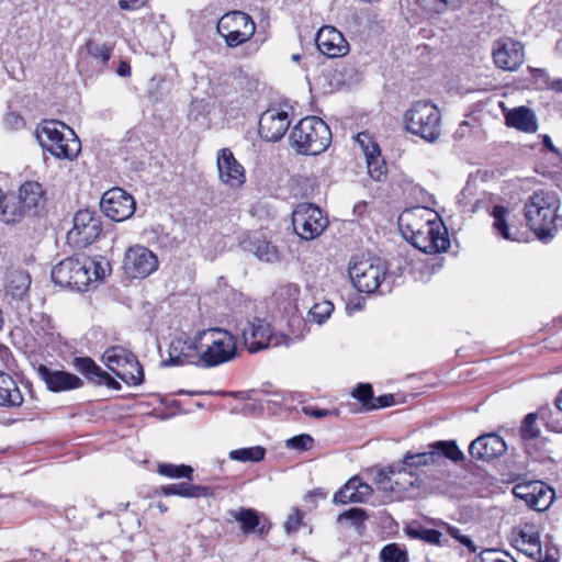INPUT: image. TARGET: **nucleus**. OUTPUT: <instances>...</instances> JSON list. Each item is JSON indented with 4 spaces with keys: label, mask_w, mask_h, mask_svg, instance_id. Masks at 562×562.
Here are the masks:
<instances>
[{
    "label": "nucleus",
    "mask_w": 562,
    "mask_h": 562,
    "mask_svg": "<svg viewBox=\"0 0 562 562\" xmlns=\"http://www.w3.org/2000/svg\"><path fill=\"white\" fill-rule=\"evenodd\" d=\"M560 199L553 191H535L524 206L525 220L539 240L548 241L553 238L559 222Z\"/></svg>",
    "instance_id": "obj_1"
},
{
    "label": "nucleus",
    "mask_w": 562,
    "mask_h": 562,
    "mask_svg": "<svg viewBox=\"0 0 562 562\" xmlns=\"http://www.w3.org/2000/svg\"><path fill=\"white\" fill-rule=\"evenodd\" d=\"M445 457L453 462H459L464 459L463 452L458 448L456 441H435L428 445V450L424 452H406L403 459L390 465V472L393 474L408 475L407 481L409 486H415L413 480L416 475L415 470L422 467H429L437 464L441 458Z\"/></svg>",
    "instance_id": "obj_2"
},
{
    "label": "nucleus",
    "mask_w": 562,
    "mask_h": 562,
    "mask_svg": "<svg viewBox=\"0 0 562 562\" xmlns=\"http://www.w3.org/2000/svg\"><path fill=\"white\" fill-rule=\"evenodd\" d=\"M36 138L44 150L57 159L75 160L81 143L75 132L63 122L43 121L36 128Z\"/></svg>",
    "instance_id": "obj_3"
},
{
    "label": "nucleus",
    "mask_w": 562,
    "mask_h": 562,
    "mask_svg": "<svg viewBox=\"0 0 562 562\" xmlns=\"http://www.w3.org/2000/svg\"><path fill=\"white\" fill-rule=\"evenodd\" d=\"M412 212L400 217L403 236L425 254H437L447 250L450 245L446 227L434 221H411Z\"/></svg>",
    "instance_id": "obj_4"
},
{
    "label": "nucleus",
    "mask_w": 562,
    "mask_h": 562,
    "mask_svg": "<svg viewBox=\"0 0 562 562\" xmlns=\"http://www.w3.org/2000/svg\"><path fill=\"white\" fill-rule=\"evenodd\" d=\"M331 140L328 125L317 116L302 119L290 134L291 146L302 155H318Z\"/></svg>",
    "instance_id": "obj_5"
},
{
    "label": "nucleus",
    "mask_w": 562,
    "mask_h": 562,
    "mask_svg": "<svg viewBox=\"0 0 562 562\" xmlns=\"http://www.w3.org/2000/svg\"><path fill=\"white\" fill-rule=\"evenodd\" d=\"M405 130L428 143H435L441 134V114L436 104L428 100H419L405 111L403 115Z\"/></svg>",
    "instance_id": "obj_6"
},
{
    "label": "nucleus",
    "mask_w": 562,
    "mask_h": 562,
    "mask_svg": "<svg viewBox=\"0 0 562 562\" xmlns=\"http://www.w3.org/2000/svg\"><path fill=\"white\" fill-rule=\"evenodd\" d=\"M201 366L212 368L231 361L236 355L235 337L225 329L209 328L198 334Z\"/></svg>",
    "instance_id": "obj_7"
},
{
    "label": "nucleus",
    "mask_w": 562,
    "mask_h": 562,
    "mask_svg": "<svg viewBox=\"0 0 562 562\" xmlns=\"http://www.w3.org/2000/svg\"><path fill=\"white\" fill-rule=\"evenodd\" d=\"M348 273L358 291L373 293L385 280L387 266L378 257L353 256L349 261Z\"/></svg>",
    "instance_id": "obj_8"
},
{
    "label": "nucleus",
    "mask_w": 562,
    "mask_h": 562,
    "mask_svg": "<svg viewBox=\"0 0 562 562\" xmlns=\"http://www.w3.org/2000/svg\"><path fill=\"white\" fill-rule=\"evenodd\" d=\"M105 367L127 385H139L144 380L140 363L130 350L114 346L102 356Z\"/></svg>",
    "instance_id": "obj_9"
},
{
    "label": "nucleus",
    "mask_w": 562,
    "mask_h": 562,
    "mask_svg": "<svg viewBox=\"0 0 562 562\" xmlns=\"http://www.w3.org/2000/svg\"><path fill=\"white\" fill-rule=\"evenodd\" d=\"M292 225L300 238L313 240L327 228L328 218L318 206L300 203L292 212Z\"/></svg>",
    "instance_id": "obj_10"
},
{
    "label": "nucleus",
    "mask_w": 562,
    "mask_h": 562,
    "mask_svg": "<svg viewBox=\"0 0 562 562\" xmlns=\"http://www.w3.org/2000/svg\"><path fill=\"white\" fill-rule=\"evenodd\" d=\"M102 232V222L95 211L79 210L72 220V228L67 233V243L76 248L83 249L91 245Z\"/></svg>",
    "instance_id": "obj_11"
},
{
    "label": "nucleus",
    "mask_w": 562,
    "mask_h": 562,
    "mask_svg": "<svg viewBox=\"0 0 562 562\" xmlns=\"http://www.w3.org/2000/svg\"><path fill=\"white\" fill-rule=\"evenodd\" d=\"M216 29L229 47H236L251 38L256 25L247 13L233 11L218 20Z\"/></svg>",
    "instance_id": "obj_12"
},
{
    "label": "nucleus",
    "mask_w": 562,
    "mask_h": 562,
    "mask_svg": "<svg viewBox=\"0 0 562 562\" xmlns=\"http://www.w3.org/2000/svg\"><path fill=\"white\" fill-rule=\"evenodd\" d=\"M82 258L69 257L57 263L52 270V280L55 284L76 291H86L89 277Z\"/></svg>",
    "instance_id": "obj_13"
},
{
    "label": "nucleus",
    "mask_w": 562,
    "mask_h": 562,
    "mask_svg": "<svg viewBox=\"0 0 562 562\" xmlns=\"http://www.w3.org/2000/svg\"><path fill=\"white\" fill-rule=\"evenodd\" d=\"M158 266L156 254L142 245L131 246L123 258L125 274L134 279L147 278L158 269Z\"/></svg>",
    "instance_id": "obj_14"
},
{
    "label": "nucleus",
    "mask_w": 562,
    "mask_h": 562,
    "mask_svg": "<svg viewBox=\"0 0 562 562\" xmlns=\"http://www.w3.org/2000/svg\"><path fill=\"white\" fill-rule=\"evenodd\" d=\"M100 206L105 216L114 222H123L134 214L136 203L125 190L113 188L102 195Z\"/></svg>",
    "instance_id": "obj_15"
},
{
    "label": "nucleus",
    "mask_w": 562,
    "mask_h": 562,
    "mask_svg": "<svg viewBox=\"0 0 562 562\" xmlns=\"http://www.w3.org/2000/svg\"><path fill=\"white\" fill-rule=\"evenodd\" d=\"M493 59L495 65L503 70L514 71L525 60V49L520 42L510 37H503L493 45Z\"/></svg>",
    "instance_id": "obj_16"
},
{
    "label": "nucleus",
    "mask_w": 562,
    "mask_h": 562,
    "mask_svg": "<svg viewBox=\"0 0 562 562\" xmlns=\"http://www.w3.org/2000/svg\"><path fill=\"white\" fill-rule=\"evenodd\" d=\"M244 344L249 352H257L269 346L280 344L277 337H273L270 324L260 318L248 322L243 329Z\"/></svg>",
    "instance_id": "obj_17"
},
{
    "label": "nucleus",
    "mask_w": 562,
    "mask_h": 562,
    "mask_svg": "<svg viewBox=\"0 0 562 562\" xmlns=\"http://www.w3.org/2000/svg\"><path fill=\"white\" fill-rule=\"evenodd\" d=\"M168 355V359L162 361L164 366H201L198 335L194 340L173 339L169 345Z\"/></svg>",
    "instance_id": "obj_18"
},
{
    "label": "nucleus",
    "mask_w": 562,
    "mask_h": 562,
    "mask_svg": "<svg viewBox=\"0 0 562 562\" xmlns=\"http://www.w3.org/2000/svg\"><path fill=\"white\" fill-rule=\"evenodd\" d=\"M216 166L218 178L224 184L236 189L245 183V169L229 148H222L217 151Z\"/></svg>",
    "instance_id": "obj_19"
},
{
    "label": "nucleus",
    "mask_w": 562,
    "mask_h": 562,
    "mask_svg": "<svg viewBox=\"0 0 562 562\" xmlns=\"http://www.w3.org/2000/svg\"><path fill=\"white\" fill-rule=\"evenodd\" d=\"M38 378L45 383L48 391L53 393L68 392L80 389L83 381L76 374L64 370L50 369L41 364L36 369Z\"/></svg>",
    "instance_id": "obj_20"
},
{
    "label": "nucleus",
    "mask_w": 562,
    "mask_h": 562,
    "mask_svg": "<svg viewBox=\"0 0 562 562\" xmlns=\"http://www.w3.org/2000/svg\"><path fill=\"white\" fill-rule=\"evenodd\" d=\"M290 119L286 111L268 109L259 120V134L268 142L281 139L290 127Z\"/></svg>",
    "instance_id": "obj_21"
},
{
    "label": "nucleus",
    "mask_w": 562,
    "mask_h": 562,
    "mask_svg": "<svg viewBox=\"0 0 562 562\" xmlns=\"http://www.w3.org/2000/svg\"><path fill=\"white\" fill-rule=\"evenodd\" d=\"M315 43L318 50L328 58H338L347 55L349 44L344 35L334 26L325 25L316 34Z\"/></svg>",
    "instance_id": "obj_22"
},
{
    "label": "nucleus",
    "mask_w": 562,
    "mask_h": 562,
    "mask_svg": "<svg viewBox=\"0 0 562 562\" xmlns=\"http://www.w3.org/2000/svg\"><path fill=\"white\" fill-rule=\"evenodd\" d=\"M506 449V442L501 436L486 434L470 443L469 453L472 459L488 462L503 456Z\"/></svg>",
    "instance_id": "obj_23"
},
{
    "label": "nucleus",
    "mask_w": 562,
    "mask_h": 562,
    "mask_svg": "<svg viewBox=\"0 0 562 562\" xmlns=\"http://www.w3.org/2000/svg\"><path fill=\"white\" fill-rule=\"evenodd\" d=\"M227 515L239 524L240 530L245 533H256L263 538L268 535L271 524L257 510L252 508L239 507L238 509H229Z\"/></svg>",
    "instance_id": "obj_24"
},
{
    "label": "nucleus",
    "mask_w": 562,
    "mask_h": 562,
    "mask_svg": "<svg viewBox=\"0 0 562 562\" xmlns=\"http://www.w3.org/2000/svg\"><path fill=\"white\" fill-rule=\"evenodd\" d=\"M372 493L369 484L359 476H352L335 493L333 501L336 504L366 503Z\"/></svg>",
    "instance_id": "obj_25"
},
{
    "label": "nucleus",
    "mask_w": 562,
    "mask_h": 562,
    "mask_svg": "<svg viewBox=\"0 0 562 562\" xmlns=\"http://www.w3.org/2000/svg\"><path fill=\"white\" fill-rule=\"evenodd\" d=\"M515 547L532 559L541 558V542L540 533L532 525H525L519 529L514 538ZM539 562H555L554 559L549 557Z\"/></svg>",
    "instance_id": "obj_26"
},
{
    "label": "nucleus",
    "mask_w": 562,
    "mask_h": 562,
    "mask_svg": "<svg viewBox=\"0 0 562 562\" xmlns=\"http://www.w3.org/2000/svg\"><path fill=\"white\" fill-rule=\"evenodd\" d=\"M74 367L95 384L106 385L112 390H121V384L89 357H76Z\"/></svg>",
    "instance_id": "obj_27"
},
{
    "label": "nucleus",
    "mask_w": 562,
    "mask_h": 562,
    "mask_svg": "<svg viewBox=\"0 0 562 562\" xmlns=\"http://www.w3.org/2000/svg\"><path fill=\"white\" fill-rule=\"evenodd\" d=\"M156 494L162 496H179L183 498H209L214 497V488L207 485H198L190 482L172 483L161 485Z\"/></svg>",
    "instance_id": "obj_28"
},
{
    "label": "nucleus",
    "mask_w": 562,
    "mask_h": 562,
    "mask_svg": "<svg viewBox=\"0 0 562 562\" xmlns=\"http://www.w3.org/2000/svg\"><path fill=\"white\" fill-rule=\"evenodd\" d=\"M506 125L525 133H535L538 128L533 112L527 106H518L505 114Z\"/></svg>",
    "instance_id": "obj_29"
},
{
    "label": "nucleus",
    "mask_w": 562,
    "mask_h": 562,
    "mask_svg": "<svg viewBox=\"0 0 562 562\" xmlns=\"http://www.w3.org/2000/svg\"><path fill=\"white\" fill-rule=\"evenodd\" d=\"M23 404V395L16 381L3 371H0V406L20 407Z\"/></svg>",
    "instance_id": "obj_30"
},
{
    "label": "nucleus",
    "mask_w": 562,
    "mask_h": 562,
    "mask_svg": "<svg viewBox=\"0 0 562 562\" xmlns=\"http://www.w3.org/2000/svg\"><path fill=\"white\" fill-rule=\"evenodd\" d=\"M25 212L20 198L14 192L2 194L0 198V221L5 224L20 222Z\"/></svg>",
    "instance_id": "obj_31"
},
{
    "label": "nucleus",
    "mask_w": 562,
    "mask_h": 562,
    "mask_svg": "<svg viewBox=\"0 0 562 562\" xmlns=\"http://www.w3.org/2000/svg\"><path fill=\"white\" fill-rule=\"evenodd\" d=\"M16 195L20 198L25 213L37 209L44 200L42 186L35 181L22 184Z\"/></svg>",
    "instance_id": "obj_32"
},
{
    "label": "nucleus",
    "mask_w": 562,
    "mask_h": 562,
    "mask_svg": "<svg viewBox=\"0 0 562 562\" xmlns=\"http://www.w3.org/2000/svg\"><path fill=\"white\" fill-rule=\"evenodd\" d=\"M539 486L535 492H530L529 497L526 499V505L537 512L548 509L554 501L555 493L553 488L542 481H538Z\"/></svg>",
    "instance_id": "obj_33"
},
{
    "label": "nucleus",
    "mask_w": 562,
    "mask_h": 562,
    "mask_svg": "<svg viewBox=\"0 0 562 562\" xmlns=\"http://www.w3.org/2000/svg\"><path fill=\"white\" fill-rule=\"evenodd\" d=\"M273 295L279 307L285 313H293L297 310V300L300 295V286L297 284H282L277 289Z\"/></svg>",
    "instance_id": "obj_34"
},
{
    "label": "nucleus",
    "mask_w": 562,
    "mask_h": 562,
    "mask_svg": "<svg viewBox=\"0 0 562 562\" xmlns=\"http://www.w3.org/2000/svg\"><path fill=\"white\" fill-rule=\"evenodd\" d=\"M247 248L261 261L276 262L279 259L277 247L266 239L252 238L248 241Z\"/></svg>",
    "instance_id": "obj_35"
},
{
    "label": "nucleus",
    "mask_w": 562,
    "mask_h": 562,
    "mask_svg": "<svg viewBox=\"0 0 562 562\" xmlns=\"http://www.w3.org/2000/svg\"><path fill=\"white\" fill-rule=\"evenodd\" d=\"M370 154L366 156L368 173L375 181H382L386 176V166L381 157L379 145H370Z\"/></svg>",
    "instance_id": "obj_36"
},
{
    "label": "nucleus",
    "mask_w": 562,
    "mask_h": 562,
    "mask_svg": "<svg viewBox=\"0 0 562 562\" xmlns=\"http://www.w3.org/2000/svg\"><path fill=\"white\" fill-rule=\"evenodd\" d=\"M82 263H85V269L87 270V274L89 277V284L92 281L103 280L111 272V266L109 260L103 257L99 258H89L83 257Z\"/></svg>",
    "instance_id": "obj_37"
},
{
    "label": "nucleus",
    "mask_w": 562,
    "mask_h": 562,
    "mask_svg": "<svg viewBox=\"0 0 562 562\" xmlns=\"http://www.w3.org/2000/svg\"><path fill=\"white\" fill-rule=\"evenodd\" d=\"M30 285V274L26 271L16 270L10 274L7 291L13 299H22L27 293Z\"/></svg>",
    "instance_id": "obj_38"
},
{
    "label": "nucleus",
    "mask_w": 562,
    "mask_h": 562,
    "mask_svg": "<svg viewBox=\"0 0 562 562\" xmlns=\"http://www.w3.org/2000/svg\"><path fill=\"white\" fill-rule=\"evenodd\" d=\"M401 474H393L390 472V465L376 474L375 482L379 485V488L384 492H402L408 488V483L401 482L398 479H394V476H400Z\"/></svg>",
    "instance_id": "obj_39"
},
{
    "label": "nucleus",
    "mask_w": 562,
    "mask_h": 562,
    "mask_svg": "<svg viewBox=\"0 0 562 562\" xmlns=\"http://www.w3.org/2000/svg\"><path fill=\"white\" fill-rule=\"evenodd\" d=\"M193 468L187 464L158 463L157 473L168 479H187L192 481Z\"/></svg>",
    "instance_id": "obj_40"
},
{
    "label": "nucleus",
    "mask_w": 562,
    "mask_h": 562,
    "mask_svg": "<svg viewBox=\"0 0 562 562\" xmlns=\"http://www.w3.org/2000/svg\"><path fill=\"white\" fill-rule=\"evenodd\" d=\"M265 456L266 449L261 446L235 449L228 453L231 460L239 462H259Z\"/></svg>",
    "instance_id": "obj_41"
},
{
    "label": "nucleus",
    "mask_w": 562,
    "mask_h": 562,
    "mask_svg": "<svg viewBox=\"0 0 562 562\" xmlns=\"http://www.w3.org/2000/svg\"><path fill=\"white\" fill-rule=\"evenodd\" d=\"M508 210L502 205H496L493 207L492 216L494 218L493 227L503 238L507 240H515L516 238L510 234L508 225H507V216Z\"/></svg>",
    "instance_id": "obj_42"
},
{
    "label": "nucleus",
    "mask_w": 562,
    "mask_h": 562,
    "mask_svg": "<svg viewBox=\"0 0 562 562\" xmlns=\"http://www.w3.org/2000/svg\"><path fill=\"white\" fill-rule=\"evenodd\" d=\"M411 538L423 540L430 544H440L442 533L436 529L425 528L423 526L411 527L407 530Z\"/></svg>",
    "instance_id": "obj_43"
},
{
    "label": "nucleus",
    "mask_w": 562,
    "mask_h": 562,
    "mask_svg": "<svg viewBox=\"0 0 562 562\" xmlns=\"http://www.w3.org/2000/svg\"><path fill=\"white\" fill-rule=\"evenodd\" d=\"M333 311L334 305L329 301L316 303L310 308L307 319L311 323L321 325L330 316Z\"/></svg>",
    "instance_id": "obj_44"
},
{
    "label": "nucleus",
    "mask_w": 562,
    "mask_h": 562,
    "mask_svg": "<svg viewBox=\"0 0 562 562\" xmlns=\"http://www.w3.org/2000/svg\"><path fill=\"white\" fill-rule=\"evenodd\" d=\"M381 562H408L407 552L397 543H390L383 547L380 552Z\"/></svg>",
    "instance_id": "obj_45"
},
{
    "label": "nucleus",
    "mask_w": 562,
    "mask_h": 562,
    "mask_svg": "<svg viewBox=\"0 0 562 562\" xmlns=\"http://www.w3.org/2000/svg\"><path fill=\"white\" fill-rule=\"evenodd\" d=\"M520 437L522 440H532L539 437L540 429L537 426V414L536 413H529L524 418L520 429Z\"/></svg>",
    "instance_id": "obj_46"
},
{
    "label": "nucleus",
    "mask_w": 562,
    "mask_h": 562,
    "mask_svg": "<svg viewBox=\"0 0 562 562\" xmlns=\"http://www.w3.org/2000/svg\"><path fill=\"white\" fill-rule=\"evenodd\" d=\"M456 0H416L417 5L428 14H440L454 4Z\"/></svg>",
    "instance_id": "obj_47"
},
{
    "label": "nucleus",
    "mask_w": 562,
    "mask_h": 562,
    "mask_svg": "<svg viewBox=\"0 0 562 562\" xmlns=\"http://www.w3.org/2000/svg\"><path fill=\"white\" fill-rule=\"evenodd\" d=\"M314 438L311 435L301 434L289 438L285 441V447L297 451H307L314 447Z\"/></svg>",
    "instance_id": "obj_48"
},
{
    "label": "nucleus",
    "mask_w": 562,
    "mask_h": 562,
    "mask_svg": "<svg viewBox=\"0 0 562 562\" xmlns=\"http://www.w3.org/2000/svg\"><path fill=\"white\" fill-rule=\"evenodd\" d=\"M351 394L355 398H357L361 403L363 411L369 412L368 406L371 405L373 397H374L371 384L360 383L352 391Z\"/></svg>",
    "instance_id": "obj_49"
},
{
    "label": "nucleus",
    "mask_w": 562,
    "mask_h": 562,
    "mask_svg": "<svg viewBox=\"0 0 562 562\" xmlns=\"http://www.w3.org/2000/svg\"><path fill=\"white\" fill-rule=\"evenodd\" d=\"M368 518V515L364 509L362 508H350L337 517L338 522H342L345 520H348L351 522L352 526L358 527L360 526L366 519Z\"/></svg>",
    "instance_id": "obj_50"
},
{
    "label": "nucleus",
    "mask_w": 562,
    "mask_h": 562,
    "mask_svg": "<svg viewBox=\"0 0 562 562\" xmlns=\"http://www.w3.org/2000/svg\"><path fill=\"white\" fill-rule=\"evenodd\" d=\"M87 49L92 57L101 59L102 64H106L111 57L112 50L105 44L89 42L87 44Z\"/></svg>",
    "instance_id": "obj_51"
},
{
    "label": "nucleus",
    "mask_w": 562,
    "mask_h": 562,
    "mask_svg": "<svg viewBox=\"0 0 562 562\" xmlns=\"http://www.w3.org/2000/svg\"><path fill=\"white\" fill-rule=\"evenodd\" d=\"M303 513L299 508H293L289 514L285 522L284 530L288 535L294 533L303 524Z\"/></svg>",
    "instance_id": "obj_52"
},
{
    "label": "nucleus",
    "mask_w": 562,
    "mask_h": 562,
    "mask_svg": "<svg viewBox=\"0 0 562 562\" xmlns=\"http://www.w3.org/2000/svg\"><path fill=\"white\" fill-rule=\"evenodd\" d=\"M539 486L538 481H526L514 485L513 494L515 497L526 502L529 497L530 492H535V488Z\"/></svg>",
    "instance_id": "obj_53"
},
{
    "label": "nucleus",
    "mask_w": 562,
    "mask_h": 562,
    "mask_svg": "<svg viewBox=\"0 0 562 562\" xmlns=\"http://www.w3.org/2000/svg\"><path fill=\"white\" fill-rule=\"evenodd\" d=\"M2 124L8 131H19L24 127V119L16 112H9L4 115Z\"/></svg>",
    "instance_id": "obj_54"
},
{
    "label": "nucleus",
    "mask_w": 562,
    "mask_h": 562,
    "mask_svg": "<svg viewBox=\"0 0 562 562\" xmlns=\"http://www.w3.org/2000/svg\"><path fill=\"white\" fill-rule=\"evenodd\" d=\"M301 412L304 415L311 416L315 419H321V418H325L328 416H338L337 409L330 411V409L319 408V407L312 406V405L302 406Z\"/></svg>",
    "instance_id": "obj_55"
},
{
    "label": "nucleus",
    "mask_w": 562,
    "mask_h": 562,
    "mask_svg": "<svg viewBox=\"0 0 562 562\" xmlns=\"http://www.w3.org/2000/svg\"><path fill=\"white\" fill-rule=\"evenodd\" d=\"M479 562H515V561L503 558L501 552L495 549H486L480 553Z\"/></svg>",
    "instance_id": "obj_56"
},
{
    "label": "nucleus",
    "mask_w": 562,
    "mask_h": 562,
    "mask_svg": "<svg viewBox=\"0 0 562 562\" xmlns=\"http://www.w3.org/2000/svg\"><path fill=\"white\" fill-rule=\"evenodd\" d=\"M394 404V396L392 394H385L378 397H373L371 405L368 406L369 412L378 408L389 407Z\"/></svg>",
    "instance_id": "obj_57"
},
{
    "label": "nucleus",
    "mask_w": 562,
    "mask_h": 562,
    "mask_svg": "<svg viewBox=\"0 0 562 562\" xmlns=\"http://www.w3.org/2000/svg\"><path fill=\"white\" fill-rule=\"evenodd\" d=\"M356 142L360 145L364 156L370 154V145H378L368 133H359L356 137Z\"/></svg>",
    "instance_id": "obj_58"
},
{
    "label": "nucleus",
    "mask_w": 562,
    "mask_h": 562,
    "mask_svg": "<svg viewBox=\"0 0 562 562\" xmlns=\"http://www.w3.org/2000/svg\"><path fill=\"white\" fill-rule=\"evenodd\" d=\"M146 0H120L119 5L122 10H135L144 5Z\"/></svg>",
    "instance_id": "obj_59"
},
{
    "label": "nucleus",
    "mask_w": 562,
    "mask_h": 562,
    "mask_svg": "<svg viewBox=\"0 0 562 562\" xmlns=\"http://www.w3.org/2000/svg\"><path fill=\"white\" fill-rule=\"evenodd\" d=\"M441 525L445 527L446 531H447V532H448L452 538H454L456 540H458L459 542H460V539H462V538H465V537H467V536L461 535L460 529H459V528H457V527H453V526H451V525H449V524H446V522H442Z\"/></svg>",
    "instance_id": "obj_60"
},
{
    "label": "nucleus",
    "mask_w": 562,
    "mask_h": 562,
    "mask_svg": "<svg viewBox=\"0 0 562 562\" xmlns=\"http://www.w3.org/2000/svg\"><path fill=\"white\" fill-rule=\"evenodd\" d=\"M116 74L121 77H128L131 75V66L126 60H121L116 69Z\"/></svg>",
    "instance_id": "obj_61"
},
{
    "label": "nucleus",
    "mask_w": 562,
    "mask_h": 562,
    "mask_svg": "<svg viewBox=\"0 0 562 562\" xmlns=\"http://www.w3.org/2000/svg\"><path fill=\"white\" fill-rule=\"evenodd\" d=\"M460 543L465 546L471 553H475L476 550H477L476 546L474 544V542L469 537L460 539Z\"/></svg>",
    "instance_id": "obj_62"
},
{
    "label": "nucleus",
    "mask_w": 562,
    "mask_h": 562,
    "mask_svg": "<svg viewBox=\"0 0 562 562\" xmlns=\"http://www.w3.org/2000/svg\"><path fill=\"white\" fill-rule=\"evenodd\" d=\"M543 145H544V146H546L550 151H552V153H554V154H557V155H560V153H559L558 148L553 145V143H552V140H551V138H550L548 135H546V136L543 137Z\"/></svg>",
    "instance_id": "obj_63"
},
{
    "label": "nucleus",
    "mask_w": 562,
    "mask_h": 562,
    "mask_svg": "<svg viewBox=\"0 0 562 562\" xmlns=\"http://www.w3.org/2000/svg\"><path fill=\"white\" fill-rule=\"evenodd\" d=\"M555 405L560 411H562V390L559 392V395L557 396Z\"/></svg>",
    "instance_id": "obj_64"
}]
</instances>
